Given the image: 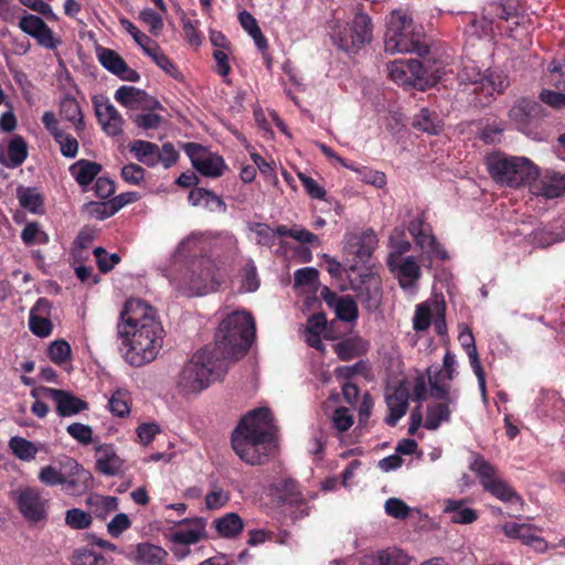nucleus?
I'll return each mask as SVG.
<instances>
[{"instance_id": "dca6fc26", "label": "nucleus", "mask_w": 565, "mask_h": 565, "mask_svg": "<svg viewBox=\"0 0 565 565\" xmlns=\"http://www.w3.org/2000/svg\"><path fill=\"white\" fill-rule=\"evenodd\" d=\"M64 476L63 486L64 490L72 494H79L87 491L93 484L92 473L84 469L73 458L66 457L63 459Z\"/></svg>"}, {"instance_id": "5fc2aeb1", "label": "nucleus", "mask_w": 565, "mask_h": 565, "mask_svg": "<svg viewBox=\"0 0 565 565\" xmlns=\"http://www.w3.org/2000/svg\"><path fill=\"white\" fill-rule=\"evenodd\" d=\"M146 54L152 58V61L166 73L171 75L172 77H178L179 72L171 60L163 54V52L159 49V46L152 45V49L146 50Z\"/></svg>"}, {"instance_id": "052dcab7", "label": "nucleus", "mask_w": 565, "mask_h": 565, "mask_svg": "<svg viewBox=\"0 0 565 565\" xmlns=\"http://www.w3.org/2000/svg\"><path fill=\"white\" fill-rule=\"evenodd\" d=\"M203 235L193 233L185 238H183L175 248L173 257H183L188 253L193 252L200 248L201 243L203 242Z\"/></svg>"}, {"instance_id": "423d86ee", "label": "nucleus", "mask_w": 565, "mask_h": 565, "mask_svg": "<svg viewBox=\"0 0 565 565\" xmlns=\"http://www.w3.org/2000/svg\"><path fill=\"white\" fill-rule=\"evenodd\" d=\"M505 22L510 30L520 24L519 3L516 0H493L488 2L479 18L470 25V34L478 39H491Z\"/></svg>"}, {"instance_id": "72a5a7b5", "label": "nucleus", "mask_w": 565, "mask_h": 565, "mask_svg": "<svg viewBox=\"0 0 565 565\" xmlns=\"http://www.w3.org/2000/svg\"><path fill=\"white\" fill-rule=\"evenodd\" d=\"M189 201L194 206H202L212 212L226 210V205L220 196L203 188L193 189L189 194Z\"/></svg>"}, {"instance_id": "a211bd4d", "label": "nucleus", "mask_w": 565, "mask_h": 565, "mask_svg": "<svg viewBox=\"0 0 565 565\" xmlns=\"http://www.w3.org/2000/svg\"><path fill=\"white\" fill-rule=\"evenodd\" d=\"M388 266L403 289L413 288L420 277V267L413 256L390 255Z\"/></svg>"}, {"instance_id": "4be33fe9", "label": "nucleus", "mask_w": 565, "mask_h": 565, "mask_svg": "<svg viewBox=\"0 0 565 565\" xmlns=\"http://www.w3.org/2000/svg\"><path fill=\"white\" fill-rule=\"evenodd\" d=\"M96 54L103 67L118 76L120 79L128 82L139 81V74L135 70L130 68L124 58L114 50L98 46L96 49Z\"/></svg>"}, {"instance_id": "9b49d317", "label": "nucleus", "mask_w": 565, "mask_h": 565, "mask_svg": "<svg viewBox=\"0 0 565 565\" xmlns=\"http://www.w3.org/2000/svg\"><path fill=\"white\" fill-rule=\"evenodd\" d=\"M340 29V26H338ZM372 22L367 14L356 12L352 25L342 30H333L332 39L342 50L358 47L372 40Z\"/></svg>"}, {"instance_id": "6ab92c4d", "label": "nucleus", "mask_w": 565, "mask_h": 565, "mask_svg": "<svg viewBox=\"0 0 565 565\" xmlns=\"http://www.w3.org/2000/svg\"><path fill=\"white\" fill-rule=\"evenodd\" d=\"M95 114L102 129L109 136H118L122 131L124 119L115 106L105 97L93 100Z\"/></svg>"}, {"instance_id": "37998d69", "label": "nucleus", "mask_w": 565, "mask_h": 565, "mask_svg": "<svg viewBox=\"0 0 565 565\" xmlns=\"http://www.w3.org/2000/svg\"><path fill=\"white\" fill-rule=\"evenodd\" d=\"M238 19L241 25L252 36L256 46L262 51L267 49V40L262 33L256 19L247 11L241 12Z\"/></svg>"}, {"instance_id": "39448f33", "label": "nucleus", "mask_w": 565, "mask_h": 565, "mask_svg": "<svg viewBox=\"0 0 565 565\" xmlns=\"http://www.w3.org/2000/svg\"><path fill=\"white\" fill-rule=\"evenodd\" d=\"M171 284L186 296H202L214 291L221 284L217 267L210 257L193 258L178 276L164 274Z\"/></svg>"}, {"instance_id": "aec40b11", "label": "nucleus", "mask_w": 565, "mask_h": 565, "mask_svg": "<svg viewBox=\"0 0 565 565\" xmlns=\"http://www.w3.org/2000/svg\"><path fill=\"white\" fill-rule=\"evenodd\" d=\"M530 191L535 196L556 199L565 193V173L546 171L531 181Z\"/></svg>"}, {"instance_id": "4468645a", "label": "nucleus", "mask_w": 565, "mask_h": 565, "mask_svg": "<svg viewBox=\"0 0 565 565\" xmlns=\"http://www.w3.org/2000/svg\"><path fill=\"white\" fill-rule=\"evenodd\" d=\"M234 433H241L260 440H273L274 425L268 408L262 407L248 413Z\"/></svg>"}, {"instance_id": "c9c22d12", "label": "nucleus", "mask_w": 565, "mask_h": 565, "mask_svg": "<svg viewBox=\"0 0 565 565\" xmlns=\"http://www.w3.org/2000/svg\"><path fill=\"white\" fill-rule=\"evenodd\" d=\"M444 512L450 514L451 522L454 523L470 524L477 520V512L467 507L462 501H446Z\"/></svg>"}, {"instance_id": "f8f14e48", "label": "nucleus", "mask_w": 565, "mask_h": 565, "mask_svg": "<svg viewBox=\"0 0 565 565\" xmlns=\"http://www.w3.org/2000/svg\"><path fill=\"white\" fill-rule=\"evenodd\" d=\"M232 446L236 455L249 465H262L274 449L273 440H260L241 433H233Z\"/></svg>"}, {"instance_id": "b1692460", "label": "nucleus", "mask_w": 565, "mask_h": 565, "mask_svg": "<svg viewBox=\"0 0 565 565\" xmlns=\"http://www.w3.org/2000/svg\"><path fill=\"white\" fill-rule=\"evenodd\" d=\"M96 469L104 476H116L122 472L125 461L113 445H99L95 448Z\"/></svg>"}, {"instance_id": "e433bc0d", "label": "nucleus", "mask_w": 565, "mask_h": 565, "mask_svg": "<svg viewBox=\"0 0 565 565\" xmlns=\"http://www.w3.org/2000/svg\"><path fill=\"white\" fill-rule=\"evenodd\" d=\"M130 151L138 161L149 167H154L158 163L159 147L156 143L136 140L130 145Z\"/></svg>"}, {"instance_id": "1a4fd4ad", "label": "nucleus", "mask_w": 565, "mask_h": 565, "mask_svg": "<svg viewBox=\"0 0 565 565\" xmlns=\"http://www.w3.org/2000/svg\"><path fill=\"white\" fill-rule=\"evenodd\" d=\"M460 81L475 85V92H482L492 96L494 93H502L508 86V81L502 72L486 70L482 72L473 63L466 64L460 72Z\"/></svg>"}, {"instance_id": "79ce46f5", "label": "nucleus", "mask_w": 565, "mask_h": 565, "mask_svg": "<svg viewBox=\"0 0 565 565\" xmlns=\"http://www.w3.org/2000/svg\"><path fill=\"white\" fill-rule=\"evenodd\" d=\"M60 114L63 119L72 122L77 130L84 128L82 109L73 97H65L61 103Z\"/></svg>"}, {"instance_id": "7c9ffc66", "label": "nucleus", "mask_w": 565, "mask_h": 565, "mask_svg": "<svg viewBox=\"0 0 565 565\" xmlns=\"http://www.w3.org/2000/svg\"><path fill=\"white\" fill-rule=\"evenodd\" d=\"M321 338H330L327 329V319L323 313H316L307 320L305 340L308 345L324 352L326 348L321 342Z\"/></svg>"}, {"instance_id": "49530a36", "label": "nucleus", "mask_w": 565, "mask_h": 565, "mask_svg": "<svg viewBox=\"0 0 565 565\" xmlns=\"http://www.w3.org/2000/svg\"><path fill=\"white\" fill-rule=\"evenodd\" d=\"M72 565H110V563L97 551L81 547L73 552Z\"/></svg>"}, {"instance_id": "0eeeda50", "label": "nucleus", "mask_w": 565, "mask_h": 565, "mask_svg": "<svg viewBox=\"0 0 565 565\" xmlns=\"http://www.w3.org/2000/svg\"><path fill=\"white\" fill-rule=\"evenodd\" d=\"M492 178L501 184L518 188L529 184L539 175V168L525 157H508L494 153L487 159Z\"/></svg>"}, {"instance_id": "f3484780", "label": "nucleus", "mask_w": 565, "mask_h": 565, "mask_svg": "<svg viewBox=\"0 0 565 565\" xmlns=\"http://www.w3.org/2000/svg\"><path fill=\"white\" fill-rule=\"evenodd\" d=\"M206 536V521L202 518L184 519L171 527L168 539L177 544H195Z\"/></svg>"}, {"instance_id": "13d9d810", "label": "nucleus", "mask_w": 565, "mask_h": 565, "mask_svg": "<svg viewBox=\"0 0 565 565\" xmlns=\"http://www.w3.org/2000/svg\"><path fill=\"white\" fill-rule=\"evenodd\" d=\"M49 355L54 363L62 364L71 356V345L64 340H56L49 347Z\"/></svg>"}, {"instance_id": "2eb2a0df", "label": "nucleus", "mask_w": 565, "mask_h": 565, "mask_svg": "<svg viewBox=\"0 0 565 565\" xmlns=\"http://www.w3.org/2000/svg\"><path fill=\"white\" fill-rule=\"evenodd\" d=\"M185 152L189 156L192 166L203 175L216 178L223 173V159L209 152L205 148L196 143H186Z\"/></svg>"}, {"instance_id": "ea45409f", "label": "nucleus", "mask_w": 565, "mask_h": 565, "mask_svg": "<svg viewBox=\"0 0 565 565\" xmlns=\"http://www.w3.org/2000/svg\"><path fill=\"white\" fill-rule=\"evenodd\" d=\"M332 298L334 299V302L328 298L327 301L334 308L335 315L340 320L354 321L356 319L358 306L351 297L345 296L335 298V296H332Z\"/></svg>"}, {"instance_id": "cd10ccee", "label": "nucleus", "mask_w": 565, "mask_h": 565, "mask_svg": "<svg viewBox=\"0 0 565 565\" xmlns=\"http://www.w3.org/2000/svg\"><path fill=\"white\" fill-rule=\"evenodd\" d=\"M388 416L386 423L390 426L396 423L406 414L408 407V392L404 386H395L386 393Z\"/></svg>"}, {"instance_id": "de8ad7c7", "label": "nucleus", "mask_w": 565, "mask_h": 565, "mask_svg": "<svg viewBox=\"0 0 565 565\" xmlns=\"http://www.w3.org/2000/svg\"><path fill=\"white\" fill-rule=\"evenodd\" d=\"M9 447L13 455L23 461H30L35 458L38 447L30 440L22 437H12Z\"/></svg>"}, {"instance_id": "bb28decb", "label": "nucleus", "mask_w": 565, "mask_h": 565, "mask_svg": "<svg viewBox=\"0 0 565 565\" xmlns=\"http://www.w3.org/2000/svg\"><path fill=\"white\" fill-rule=\"evenodd\" d=\"M542 115L541 105L531 99L518 102L509 111V117L521 130H524L532 121L540 118Z\"/></svg>"}, {"instance_id": "4d7b16f0", "label": "nucleus", "mask_w": 565, "mask_h": 565, "mask_svg": "<svg viewBox=\"0 0 565 565\" xmlns=\"http://www.w3.org/2000/svg\"><path fill=\"white\" fill-rule=\"evenodd\" d=\"M65 523L76 530H83L90 525L92 518L81 509H71L66 511Z\"/></svg>"}, {"instance_id": "6e6d98bb", "label": "nucleus", "mask_w": 565, "mask_h": 565, "mask_svg": "<svg viewBox=\"0 0 565 565\" xmlns=\"http://www.w3.org/2000/svg\"><path fill=\"white\" fill-rule=\"evenodd\" d=\"M21 239L26 245L45 244L49 242V236L43 232L39 224L35 222L28 223L21 233Z\"/></svg>"}, {"instance_id": "f03ea898", "label": "nucleus", "mask_w": 565, "mask_h": 565, "mask_svg": "<svg viewBox=\"0 0 565 565\" xmlns=\"http://www.w3.org/2000/svg\"><path fill=\"white\" fill-rule=\"evenodd\" d=\"M228 370V363L215 358L214 351L202 349L183 366L177 386L181 394H198L207 388Z\"/></svg>"}, {"instance_id": "c03bdc74", "label": "nucleus", "mask_w": 565, "mask_h": 565, "mask_svg": "<svg viewBox=\"0 0 565 565\" xmlns=\"http://www.w3.org/2000/svg\"><path fill=\"white\" fill-rule=\"evenodd\" d=\"M92 512L100 519H105L109 513L118 509L116 497L93 495L88 499Z\"/></svg>"}, {"instance_id": "09e8293b", "label": "nucleus", "mask_w": 565, "mask_h": 565, "mask_svg": "<svg viewBox=\"0 0 565 565\" xmlns=\"http://www.w3.org/2000/svg\"><path fill=\"white\" fill-rule=\"evenodd\" d=\"M450 417V409L447 404H435L428 407L427 416L424 426L427 429L435 430L441 423L448 422Z\"/></svg>"}, {"instance_id": "f257e3e1", "label": "nucleus", "mask_w": 565, "mask_h": 565, "mask_svg": "<svg viewBox=\"0 0 565 565\" xmlns=\"http://www.w3.org/2000/svg\"><path fill=\"white\" fill-rule=\"evenodd\" d=\"M164 330L157 312L148 302L131 298L126 301L117 323L119 350L131 366L152 362L163 343Z\"/></svg>"}, {"instance_id": "3c124183", "label": "nucleus", "mask_w": 565, "mask_h": 565, "mask_svg": "<svg viewBox=\"0 0 565 565\" xmlns=\"http://www.w3.org/2000/svg\"><path fill=\"white\" fill-rule=\"evenodd\" d=\"M109 411L118 416L125 417L130 413L129 393L125 390H117L108 402Z\"/></svg>"}, {"instance_id": "4c0bfd02", "label": "nucleus", "mask_w": 565, "mask_h": 565, "mask_svg": "<svg viewBox=\"0 0 565 565\" xmlns=\"http://www.w3.org/2000/svg\"><path fill=\"white\" fill-rule=\"evenodd\" d=\"M100 169V164L96 162L79 160L71 166L70 171L78 184L87 185L99 173Z\"/></svg>"}, {"instance_id": "a18cd8bd", "label": "nucleus", "mask_w": 565, "mask_h": 565, "mask_svg": "<svg viewBox=\"0 0 565 565\" xmlns=\"http://www.w3.org/2000/svg\"><path fill=\"white\" fill-rule=\"evenodd\" d=\"M18 200L25 210L31 213H41L43 206V200L40 193L32 188H19L17 190Z\"/></svg>"}, {"instance_id": "338daca9", "label": "nucleus", "mask_w": 565, "mask_h": 565, "mask_svg": "<svg viewBox=\"0 0 565 565\" xmlns=\"http://www.w3.org/2000/svg\"><path fill=\"white\" fill-rule=\"evenodd\" d=\"M54 139L60 145L63 156L67 158H74L76 156L78 150V142L74 137L62 131L61 134H57Z\"/></svg>"}, {"instance_id": "f704fd0d", "label": "nucleus", "mask_w": 565, "mask_h": 565, "mask_svg": "<svg viewBox=\"0 0 565 565\" xmlns=\"http://www.w3.org/2000/svg\"><path fill=\"white\" fill-rule=\"evenodd\" d=\"M369 343L360 337L348 338L334 345V351L340 360L347 361L364 354Z\"/></svg>"}, {"instance_id": "473e14b6", "label": "nucleus", "mask_w": 565, "mask_h": 565, "mask_svg": "<svg viewBox=\"0 0 565 565\" xmlns=\"http://www.w3.org/2000/svg\"><path fill=\"white\" fill-rule=\"evenodd\" d=\"M168 552L159 545L140 543L136 546L132 561L136 565H163Z\"/></svg>"}, {"instance_id": "5701e85b", "label": "nucleus", "mask_w": 565, "mask_h": 565, "mask_svg": "<svg viewBox=\"0 0 565 565\" xmlns=\"http://www.w3.org/2000/svg\"><path fill=\"white\" fill-rule=\"evenodd\" d=\"M115 99L122 106L130 109H156L161 108V104L150 97L145 90L135 86H120L115 93Z\"/></svg>"}, {"instance_id": "58836bf2", "label": "nucleus", "mask_w": 565, "mask_h": 565, "mask_svg": "<svg viewBox=\"0 0 565 565\" xmlns=\"http://www.w3.org/2000/svg\"><path fill=\"white\" fill-rule=\"evenodd\" d=\"M215 529L223 537H233L244 527L243 520L237 513L231 512L215 520Z\"/></svg>"}, {"instance_id": "a878e982", "label": "nucleus", "mask_w": 565, "mask_h": 565, "mask_svg": "<svg viewBox=\"0 0 565 565\" xmlns=\"http://www.w3.org/2000/svg\"><path fill=\"white\" fill-rule=\"evenodd\" d=\"M51 303L49 300L41 298L30 310L29 327L38 337H47L52 332V322L49 319Z\"/></svg>"}, {"instance_id": "603ef678", "label": "nucleus", "mask_w": 565, "mask_h": 565, "mask_svg": "<svg viewBox=\"0 0 565 565\" xmlns=\"http://www.w3.org/2000/svg\"><path fill=\"white\" fill-rule=\"evenodd\" d=\"M371 565H408V558L401 551L387 550L371 557Z\"/></svg>"}, {"instance_id": "864d4df0", "label": "nucleus", "mask_w": 565, "mask_h": 565, "mask_svg": "<svg viewBox=\"0 0 565 565\" xmlns=\"http://www.w3.org/2000/svg\"><path fill=\"white\" fill-rule=\"evenodd\" d=\"M64 467L63 460L60 463V469L54 466H45L40 469L39 480L49 487L61 486L63 483Z\"/></svg>"}, {"instance_id": "393cba45", "label": "nucleus", "mask_w": 565, "mask_h": 565, "mask_svg": "<svg viewBox=\"0 0 565 565\" xmlns=\"http://www.w3.org/2000/svg\"><path fill=\"white\" fill-rule=\"evenodd\" d=\"M345 241L347 253L355 255L358 263H365L370 258L377 242L375 233L371 230L361 234L350 233L345 236Z\"/></svg>"}, {"instance_id": "bf43d9fd", "label": "nucleus", "mask_w": 565, "mask_h": 565, "mask_svg": "<svg viewBox=\"0 0 565 565\" xmlns=\"http://www.w3.org/2000/svg\"><path fill=\"white\" fill-rule=\"evenodd\" d=\"M94 255L96 257L98 268L103 273H107V271L111 270L120 262V257L118 254H116V253L108 254L102 247H96L94 249Z\"/></svg>"}, {"instance_id": "8fccbe9b", "label": "nucleus", "mask_w": 565, "mask_h": 565, "mask_svg": "<svg viewBox=\"0 0 565 565\" xmlns=\"http://www.w3.org/2000/svg\"><path fill=\"white\" fill-rule=\"evenodd\" d=\"M414 127L427 134L436 135L441 130L443 124L436 115L427 109H422L414 119Z\"/></svg>"}, {"instance_id": "e2e57ef3", "label": "nucleus", "mask_w": 565, "mask_h": 565, "mask_svg": "<svg viewBox=\"0 0 565 565\" xmlns=\"http://www.w3.org/2000/svg\"><path fill=\"white\" fill-rule=\"evenodd\" d=\"M67 434L81 444L87 445L92 441L93 430L90 426L82 423H73L66 428Z\"/></svg>"}, {"instance_id": "7ed1b4c3", "label": "nucleus", "mask_w": 565, "mask_h": 565, "mask_svg": "<svg viewBox=\"0 0 565 565\" xmlns=\"http://www.w3.org/2000/svg\"><path fill=\"white\" fill-rule=\"evenodd\" d=\"M255 335L253 317L245 311H235L225 317L216 333V350L223 361L238 359L250 347Z\"/></svg>"}, {"instance_id": "2f4dec72", "label": "nucleus", "mask_w": 565, "mask_h": 565, "mask_svg": "<svg viewBox=\"0 0 565 565\" xmlns=\"http://www.w3.org/2000/svg\"><path fill=\"white\" fill-rule=\"evenodd\" d=\"M381 278L375 274H369L363 277L361 285L355 290L369 308H376L381 301Z\"/></svg>"}, {"instance_id": "c756f323", "label": "nucleus", "mask_w": 565, "mask_h": 565, "mask_svg": "<svg viewBox=\"0 0 565 565\" xmlns=\"http://www.w3.org/2000/svg\"><path fill=\"white\" fill-rule=\"evenodd\" d=\"M458 340H459L461 347L466 350V352L468 354L470 364L473 369L476 376L478 377V383H479L481 394L483 397H486V392H487L486 377H484L482 366L479 362V356H478L477 348L475 345L473 334L467 327H465L460 331V333L458 335Z\"/></svg>"}, {"instance_id": "ddd939ff", "label": "nucleus", "mask_w": 565, "mask_h": 565, "mask_svg": "<svg viewBox=\"0 0 565 565\" xmlns=\"http://www.w3.org/2000/svg\"><path fill=\"white\" fill-rule=\"evenodd\" d=\"M388 74L398 85L424 88L430 83L423 64L415 58L396 60L388 64Z\"/></svg>"}, {"instance_id": "412c9836", "label": "nucleus", "mask_w": 565, "mask_h": 565, "mask_svg": "<svg viewBox=\"0 0 565 565\" xmlns=\"http://www.w3.org/2000/svg\"><path fill=\"white\" fill-rule=\"evenodd\" d=\"M41 392L44 397L52 399L56 405V412L60 416L68 417L87 409L88 404L73 395L71 392L43 387Z\"/></svg>"}, {"instance_id": "69168bd1", "label": "nucleus", "mask_w": 565, "mask_h": 565, "mask_svg": "<svg viewBox=\"0 0 565 565\" xmlns=\"http://www.w3.org/2000/svg\"><path fill=\"white\" fill-rule=\"evenodd\" d=\"M230 500V493L222 488L215 487L205 495V505L210 510L224 507Z\"/></svg>"}, {"instance_id": "c85d7f7f", "label": "nucleus", "mask_w": 565, "mask_h": 565, "mask_svg": "<svg viewBox=\"0 0 565 565\" xmlns=\"http://www.w3.org/2000/svg\"><path fill=\"white\" fill-rule=\"evenodd\" d=\"M536 530L535 526L526 523L508 522L502 525V531L508 537L520 540L526 545L543 550L545 548V542L536 535Z\"/></svg>"}, {"instance_id": "a19ab883", "label": "nucleus", "mask_w": 565, "mask_h": 565, "mask_svg": "<svg viewBox=\"0 0 565 565\" xmlns=\"http://www.w3.org/2000/svg\"><path fill=\"white\" fill-rule=\"evenodd\" d=\"M414 241L416 245L419 246L420 249L429 257H437L440 259L447 258L446 250L437 243L435 236L431 234L430 227L417 237H414Z\"/></svg>"}, {"instance_id": "9d476101", "label": "nucleus", "mask_w": 565, "mask_h": 565, "mask_svg": "<svg viewBox=\"0 0 565 565\" xmlns=\"http://www.w3.org/2000/svg\"><path fill=\"white\" fill-rule=\"evenodd\" d=\"M14 500L22 516L32 523L43 522L47 518L50 501L33 487H23L14 492Z\"/></svg>"}, {"instance_id": "774afa93", "label": "nucleus", "mask_w": 565, "mask_h": 565, "mask_svg": "<svg viewBox=\"0 0 565 565\" xmlns=\"http://www.w3.org/2000/svg\"><path fill=\"white\" fill-rule=\"evenodd\" d=\"M385 512L395 519H405L409 513V507L397 498H390L385 502Z\"/></svg>"}, {"instance_id": "680f3d73", "label": "nucleus", "mask_w": 565, "mask_h": 565, "mask_svg": "<svg viewBox=\"0 0 565 565\" xmlns=\"http://www.w3.org/2000/svg\"><path fill=\"white\" fill-rule=\"evenodd\" d=\"M431 310L428 303H420L417 306L414 318L413 327L416 331L427 330L430 326Z\"/></svg>"}, {"instance_id": "6e6552de", "label": "nucleus", "mask_w": 565, "mask_h": 565, "mask_svg": "<svg viewBox=\"0 0 565 565\" xmlns=\"http://www.w3.org/2000/svg\"><path fill=\"white\" fill-rule=\"evenodd\" d=\"M469 469L476 473L482 488L494 498L505 503L522 504V499L515 490L499 477L497 468L483 457L473 454Z\"/></svg>"}, {"instance_id": "20e7f679", "label": "nucleus", "mask_w": 565, "mask_h": 565, "mask_svg": "<svg viewBox=\"0 0 565 565\" xmlns=\"http://www.w3.org/2000/svg\"><path fill=\"white\" fill-rule=\"evenodd\" d=\"M423 26L416 24L408 12L395 10L387 20L384 35L385 52L425 55L428 53V46L423 42Z\"/></svg>"}, {"instance_id": "0e129e2a", "label": "nucleus", "mask_w": 565, "mask_h": 565, "mask_svg": "<svg viewBox=\"0 0 565 565\" xmlns=\"http://www.w3.org/2000/svg\"><path fill=\"white\" fill-rule=\"evenodd\" d=\"M139 19L149 26V32L153 35H158L163 28L161 15L152 9H143L140 11Z\"/></svg>"}]
</instances>
